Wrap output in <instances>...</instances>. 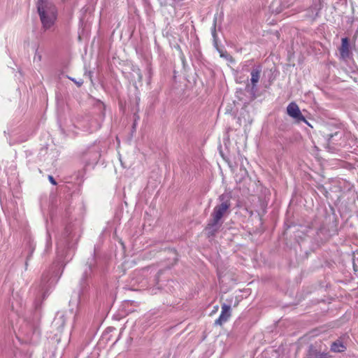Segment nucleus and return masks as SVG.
<instances>
[{
	"mask_svg": "<svg viewBox=\"0 0 358 358\" xmlns=\"http://www.w3.org/2000/svg\"><path fill=\"white\" fill-rule=\"evenodd\" d=\"M324 354L319 353L316 350H311L309 352L308 358H324Z\"/></svg>",
	"mask_w": 358,
	"mask_h": 358,
	"instance_id": "f8f14e48",
	"label": "nucleus"
},
{
	"mask_svg": "<svg viewBox=\"0 0 358 358\" xmlns=\"http://www.w3.org/2000/svg\"><path fill=\"white\" fill-rule=\"evenodd\" d=\"M76 127L83 131L89 132H93L99 128V125L96 121L91 120L89 117L78 120Z\"/></svg>",
	"mask_w": 358,
	"mask_h": 358,
	"instance_id": "39448f33",
	"label": "nucleus"
},
{
	"mask_svg": "<svg viewBox=\"0 0 358 358\" xmlns=\"http://www.w3.org/2000/svg\"><path fill=\"white\" fill-rule=\"evenodd\" d=\"M57 328L63 327L65 324L64 315L62 313H57L52 322Z\"/></svg>",
	"mask_w": 358,
	"mask_h": 358,
	"instance_id": "9d476101",
	"label": "nucleus"
},
{
	"mask_svg": "<svg viewBox=\"0 0 358 358\" xmlns=\"http://www.w3.org/2000/svg\"><path fill=\"white\" fill-rule=\"evenodd\" d=\"M34 60V61L37 60L38 62H40L41 60V55L40 53H38L37 51L35 53Z\"/></svg>",
	"mask_w": 358,
	"mask_h": 358,
	"instance_id": "2eb2a0df",
	"label": "nucleus"
},
{
	"mask_svg": "<svg viewBox=\"0 0 358 358\" xmlns=\"http://www.w3.org/2000/svg\"><path fill=\"white\" fill-rule=\"evenodd\" d=\"M85 278H84V277H83V278L81 279V282H80L81 286H82V289H84V288H85Z\"/></svg>",
	"mask_w": 358,
	"mask_h": 358,
	"instance_id": "a211bd4d",
	"label": "nucleus"
},
{
	"mask_svg": "<svg viewBox=\"0 0 358 358\" xmlns=\"http://www.w3.org/2000/svg\"><path fill=\"white\" fill-rule=\"evenodd\" d=\"M49 181L54 185H57L55 178L52 176H48Z\"/></svg>",
	"mask_w": 358,
	"mask_h": 358,
	"instance_id": "f3484780",
	"label": "nucleus"
},
{
	"mask_svg": "<svg viewBox=\"0 0 358 358\" xmlns=\"http://www.w3.org/2000/svg\"><path fill=\"white\" fill-rule=\"evenodd\" d=\"M52 242L50 235L48 236L47 243H46V249H49L51 248Z\"/></svg>",
	"mask_w": 358,
	"mask_h": 358,
	"instance_id": "4468645a",
	"label": "nucleus"
},
{
	"mask_svg": "<svg viewBox=\"0 0 358 358\" xmlns=\"http://www.w3.org/2000/svg\"><path fill=\"white\" fill-rule=\"evenodd\" d=\"M287 113L289 116L294 118L297 122H303L308 124L307 120L302 115L298 105L294 102H291L287 107Z\"/></svg>",
	"mask_w": 358,
	"mask_h": 358,
	"instance_id": "423d86ee",
	"label": "nucleus"
},
{
	"mask_svg": "<svg viewBox=\"0 0 358 358\" xmlns=\"http://www.w3.org/2000/svg\"><path fill=\"white\" fill-rule=\"evenodd\" d=\"M71 80L77 85L78 87H80L83 84V81L81 79L78 81L76 80L75 79Z\"/></svg>",
	"mask_w": 358,
	"mask_h": 358,
	"instance_id": "dca6fc26",
	"label": "nucleus"
},
{
	"mask_svg": "<svg viewBox=\"0 0 358 358\" xmlns=\"http://www.w3.org/2000/svg\"><path fill=\"white\" fill-rule=\"evenodd\" d=\"M155 289H154V288H153V289H152V291H151V293H152V294H156L157 292H155Z\"/></svg>",
	"mask_w": 358,
	"mask_h": 358,
	"instance_id": "4be33fe9",
	"label": "nucleus"
},
{
	"mask_svg": "<svg viewBox=\"0 0 358 358\" xmlns=\"http://www.w3.org/2000/svg\"><path fill=\"white\" fill-rule=\"evenodd\" d=\"M218 201L219 203L213 208L211 218L206 228L210 235H213L219 229L222 218L230 213L231 201L229 194L220 195Z\"/></svg>",
	"mask_w": 358,
	"mask_h": 358,
	"instance_id": "f257e3e1",
	"label": "nucleus"
},
{
	"mask_svg": "<svg viewBox=\"0 0 358 358\" xmlns=\"http://www.w3.org/2000/svg\"><path fill=\"white\" fill-rule=\"evenodd\" d=\"M37 10L43 29L45 31L50 29L57 17V10L55 4L49 0H38Z\"/></svg>",
	"mask_w": 358,
	"mask_h": 358,
	"instance_id": "f03ea898",
	"label": "nucleus"
},
{
	"mask_svg": "<svg viewBox=\"0 0 358 358\" xmlns=\"http://www.w3.org/2000/svg\"><path fill=\"white\" fill-rule=\"evenodd\" d=\"M345 349V347L343 345V344L339 341H335L331 345V350L333 351V352H343L344 351Z\"/></svg>",
	"mask_w": 358,
	"mask_h": 358,
	"instance_id": "9b49d317",
	"label": "nucleus"
},
{
	"mask_svg": "<svg viewBox=\"0 0 358 358\" xmlns=\"http://www.w3.org/2000/svg\"><path fill=\"white\" fill-rule=\"evenodd\" d=\"M216 20H217V17H215L214 18L213 26V28H212V35H213V36L214 38H215V36H216V31H215Z\"/></svg>",
	"mask_w": 358,
	"mask_h": 358,
	"instance_id": "ddd939ff",
	"label": "nucleus"
},
{
	"mask_svg": "<svg viewBox=\"0 0 358 358\" xmlns=\"http://www.w3.org/2000/svg\"><path fill=\"white\" fill-rule=\"evenodd\" d=\"M231 317V306L224 303L219 317L215 321V325L221 326L228 321Z\"/></svg>",
	"mask_w": 358,
	"mask_h": 358,
	"instance_id": "0eeeda50",
	"label": "nucleus"
},
{
	"mask_svg": "<svg viewBox=\"0 0 358 358\" xmlns=\"http://www.w3.org/2000/svg\"><path fill=\"white\" fill-rule=\"evenodd\" d=\"M296 0H289V1L287 2V6H290L291 4L294 3V2H295Z\"/></svg>",
	"mask_w": 358,
	"mask_h": 358,
	"instance_id": "6ab92c4d",
	"label": "nucleus"
},
{
	"mask_svg": "<svg viewBox=\"0 0 358 358\" xmlns=\"http://www.w3.org/2000/svg\"><path fill=\"white\" fill-rule=\"evenodd\" d=\"M50 280V272L47 271L43 273L41 283L39 285V292H42L43 295L45 296L46 292L50 287V285L49 284V281Z\"/></svg>",
	"mask_w": 358,
	"mask_h": 358,
	"instance_id": "1a4fd4ad",
	"label": "nucleus"
},
{
	"mask_svg": "<svg viewBox=\"0 0 358 358\" xmlns=\"http://www.w3.org/2000/svg\"><path fill=\"white\" fill-rule=\"evenodd\" d=\"M314 10H316V13H315V17L317 16V14H318V10L317 8H314Z\"/></svg>",
	"mask_w": 358,
	"mask_h": 358,
	"instance_id": "412c9836",
	"label": "nucleus"
},
{
	"mask_svg": "<svg viewBox=\"0 0 358 358\" xmlns=\"http://www.w3.org/2000/svg\"><path fill=\"white\" fill-rule=\"evenodd\" d=\"M34 251V248H31L30 255L27 257V261H28L29 258L31 257L32 252ZM27 264V262H26V265Z\"/></svg>",
	"mask_w": 358,
	"mask_h": 358,
	"instance_id": "aec40b11",
	"label": "nucleus"
},
{
	"mask_svg": "<svg viewBox=\"0 0 358 358\" xmlns=\"http://www.w3.org/2000/svg\"><path fill=\"white\" fill-rule=\"evenodd\" d=\"M327 140V143L329 149L337 150L345 145V138L344 132L341 130L337 131L333 134H327L324 135Z\"/></svg>",
	"mask_w": 358,
	"mask_h": 358,
	"instance_id": "7ed1b4c3",
	"label": "nucleus"
},
{
	"mask_svg": "<svg viewBox=\"0 0 358 358\" xmlns=\"http://www.w3.org/2000/svg\"><path fill=\"white\" fill-rule=\"evenodd\" d=\"M339 52L341 57L345 60L350 58V55H352L350 50V42L348 38H342L341 45L339 48Z\"/></svg>",
	"mask_w": 358,
	"mask_h": 358,
	"instance_id": "6e6552de",
	"label": "nucleus"
},
{
	"mask_svg": "<svg viewBox=\"0 0 358 358\" xmlns=\"http://www.w3.org/2000/svg\"><path fill=\"white\" fill-rule=\"evenodd\" d=\"M262 72V68L260 66H257L254 67L251 72V78H250V85H247L245 87V90L249 92L250 94L255 96L257 91V84L258 83L260 78V74Z\"/></svg>",
	"mask_w": 358,
	"mask_h": 358,
	"instance_id": "20e7f679",
	"label": "nucleus"
}]
</instances>
